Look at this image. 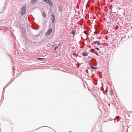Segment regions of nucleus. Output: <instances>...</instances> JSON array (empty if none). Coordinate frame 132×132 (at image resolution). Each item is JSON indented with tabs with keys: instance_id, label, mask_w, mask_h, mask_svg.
<instances>
[{
	"instance_id": "423d86ee",
	"label": "nucleus",
	"mask_w": 132,
	"mask_h": 132,
	"mask_svg": "<svg viewBox=\"0 0 132 132\" xmlns=\"http://www.w3.org/2000/svg\"><path fill=\"white\" fill-rule=\"evenodd\" d=\"M94 43L95 44H97L98 45H100V42L98 41L94 42Z\"/></svg>"
},
{
	"instance_id": "2eb2a0df",
	"label": "nucleus",
	"mask_w": 132,
	"mask_h": 132,
	"mask_svg": "<svg viewBox=\"0 0 132 132\" xmlns=\"http://www.w3.org/2000/svg\"><path fill=\"white\" fill-rule=\"evenodd\" d=\"M111 92L112 93V91H111Z\"/></svg>"
},
{
	"instance_id": "9b49d317",
	"label": "nucleus",
	"mask_w": 132,
	"mask_h": 132,
	"mask_svg": "<svg viewBox=\"0 0 132 132\" xmlns=\"http://www.w3.org/2000/svg\"><path fill=\"white\" fill-rule=\"evenodd\" d=\"M37 59L38 60H40L44 59V58H38Z\"/></svg>"
},
{
	"instance_id": "ddd939ff",
	"label": "nucleus",
	"mask_w": 132,
	"mask_h": 132,
	"mask_svg": "<svg viewBox=\"0 0 132 132\" xmlns=\"http://www.w3.org/2000/svg\"><path fill=\"white\" fill-rule=\"evenodd\" d=\"M58 47V46H57L56 47H55L54 48V50H56Z\"/></svg>"
},
{
	"instance_id": "f257e3e1",
	"label": "nucleus",
	"mask_w": 132,
	"mask_h": 132,
	"mask_svg": "<svg viewBox=\"0 0 132 132\" xmlns=\"http://www.w3.org/2000/svg\"><path fill=\"white\" fill-rule=\"evenodd\" d=\"M26 11V8L25 6H23L21 9V14L22 15H24Z\"/></svg>"
},
{
	"instance_id": "39448f33",
	"label": "nucleus",
	"mask_w": 132,
	"mask_h": 132,
	"mask_svg": "<svg viewBox=\"0 0 132 132\" xmlns=\"http://www.w3.org/2000/svg\"><path fill=\"white\" fill-rule=\"evenodd\" d=\"M52 16L53 17V19H52V23H53L55 21V17L54 16V15H52Z\"/></svg>"
},
{
	"instance_id": "f8f14e48",
	"label": "nucleus",
	"mask_w": 132,
	"mask_h": 132,
	"mask_svg": "<svg viewBox=\"0 0 132 132\" xmlns=\"http://www.w3.org/2000/svg\"><path fill=\"white\" fill-rule=\"evenodd\" d=\"M92 69H97V68H95V67H92Z\"/></svg>"
},
{
	"instance_id": "9d476101",
	"label": "nucleus",
	"mask_w": 132,
	"mask_h": 132,
	"mask_svg": "<svg viewBox=\"0 0 132 132\" xmlns=\"http://www.w3.org/2000/svg\"><path fill=\"white\" fill-rule=\"evenodd\" d=\"M75 31H72V32L71 33V34H75Z\"/></svg>"
},
{
	"instance_id": "0eeeda50",
	"label": "nucleus",
	"mask_w": 132,
	"mask_h": 132,
	"mask_svg": "<svg viewBox=\"0 0 132 132\" xmlns=\"http://www.w3.org/2000/svg\"><path fill=\"white\" fill-rule=\"evenodd\" d=\"M37 0H32L30 2L31 4H33L35 3V2L37 1Z\"/></svg>"
},
{
	"instance_id": "1a4fd4ad",
	"label": "nucleus",
	"mask_w": 132,
	"mask_h": 132,
	"mask_svg": "<svg viewBox=\"0 0 132 132\" xmlns=\"http://www.w3.org/2000/svg\"><path fill=\"white\" fill-rule=\"evenodd\" d=\"M59 11H61L62 10V8L60 6H59Z\"/></svg>"
},
{
	"instance_id": "f03ea898",
	"label": "nucleus",
	"mask_w": 132,
	"mask_h": 132,
	"mask_svg": "<svg viewBox=\"0 0 132 132\" xmlns=\"http://www.w3.org/2000/svg\"><path fill=\"white\" fill-rule=\"evenodd\" d=\"M52 29L51 28H50L49 29L48 31L45 34L46 36H48L52 32Z\"/></svg>"
},
{
	"instance_id": "20e7f679",
	"label": "nucleus",
	"mask_w": 132,
	"mask_h": 132,
	"mask_svg": "<svg viewBox=\"0 0 132 132\" xmlns=\"http://www.w3.org/2000/svg\"><path fill=\"white\" fill-rule=\"evenodd\" d=\"M82 55L84 56H86L88 55V53L87 52H83L82 53Z\"/></svg>"
},
{
	"instance_id": "7ed1b4c3",
	"label": "nucleus",
	"mask_w": 132,
	"mask_h": 132,
	"mask_svg": "<svg viewBox=\"0 0 132 132\" xmlns=\"http://www.w3.org/2000/svg\"><path fill=\"white\" fill-rule=\"evenodd\" d=\"M44 1L47 3L51 6H53V4L52 3L50 0H44Z\"/></svg>"
},
{
	"instance_id": "4468645a",
	"label": "nucleus",
	"mask_w": 132,
	"mask_h": 132,
	"mask_svg": "<svg viewBox=\"0 0 132 132\" xmlns=\"http://www.w3.org/2000/svg\"><path fill=\"white\" fill-rule=\"evenodd\" d=\"M96 48L97 49V50H99V49L98 48Z\"/></svg>"
},
{
	"instance_id": "6e6552de",
	"label": "nucleus",
	"mask_w": 132,
	"mask_h": 132,
	"mask_svg": "<svg viewBox=\"0 0 132 132\" xmlns=\"http://www.w3.org/2000/svg\"><path fill=\"white\" fill-rule=\"evenodd\" d=\"M43 16L45 18L46 17V14L45 12H43Z\"/></svg>"
}]
</instances>
